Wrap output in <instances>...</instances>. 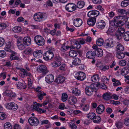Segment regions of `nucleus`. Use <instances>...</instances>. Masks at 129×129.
I'll return each instance as SVG.
<instances>
[{"mask_svg":"<svg viewBox=\"0 0 129 129\" xmlns=\"http://www.w3.org/2000/svg\"><path fill=\"white\" fill-rule=\"evenodd\" d=\"M98 89L97 85L94 83L91 84L89 86H86L85 88V92L88 96L92 95L94 91L96 92Z\"/></svg>","mask_w":129,"mask_h":129,"instance_id":"1","label":"nucleus"},{"mask_svg":"<svg viewBox=\"0 0 129 129\" xmlns=\"http://www.w3.org/2000/svg\"><path fill=\"white\" fill-rule=\"evenodd\" d=\"M54 55L52 50H49L45 52L43 55V59L46 61H51L53 58Z\"/></svg>","mask_w":129,"mask_h":129,"instance_id":"2","label":"nucleus"},{"mask_svg":"<svg viewBox=\"0 0 129 129\" xmlns=\"http://www.w3.org/2000/svg\"><path fill=\"white\" fill-rule=\"evenodd\" d=\"M46 18V14L40 13L35 14L34 17L35 21L39 22L45 20Z\"/></svg>","mask_w":129,"mask_h":129,"instance_id":"3","label":"nucleus"},{"mask_svg":"<svg viewBox=\"0 0 129 129\" xmlns=\"http://www.w3.org/2000/svg\"><path fill=\"white\" fill-rule=\"evenodd\" d=\"M34 40L36 44L38 46H42L45 44L44 39L41 36H36L34 38Z\"/></svg>","mask_w":129,"mask_h":129,"instance_id":"4","label":"nucleus"},{"mask_svg":"<svg viewBox=\"0 0 129 129\" xmlns=\"http://www.w3.org/2000/svg\"><path fill=\"white\" fill-rule=\"evenodd\" d=\"M28 122L29 124L32 126H37L39 123V121L36 117H31L28 119Z\"/></svg>","mask_w":129,"mask_h":129,"instance_id":"5","label":"nucleus"},{"mask_svg":"<svg viewBox=\"0 0 129 129\" xmlns=\"http://www.w3.org/2000/svg\"><path fill=\"white\" fill-rule=\"evenodd\" d=\"M110 26H109L107 31V33H112L115 31L117 29V27L120 26L116 25L113 22H109Z\"/></svg>","mask_w":129,"mask_h":129,"instance_id":"6","label":"nucleus"},{"mask_svg":"<svg viewBox=\"0 0 129 129\" xmlns=\"http://www.w3.org/2000/svg\"><path fill=\"white\" fill-rule=\"evenodd\" d=\"M37 70L38 72L42 73L43 76L45 75L48 72L46 67L42 65L39 66L37 67Z\"/></svg>","mask_w":129,"mask_h":129,"instance_id":"7","label":"nucleus"},{"mask_svg":"<svg viewBox=\"0 0 129 129\" xmlns=\"http://www.w3.org/2000/svg\"><path fill=\"white\" fill-rule=\"evenodd\" d=\"M106 43L105 47L107 48H113L115 45V42L111 38L107 39L106 40Z\"/></svg>","mask_w":129,"mask_h":129,"instance_id":"8","label":"nucleus"},{"mask_svg":"<svg viewBox=\"0 0 129 129\" xmlns=\"http://www.w3.org/2000/svg\"><path fill=\"white\" fill-rule=\"evenodd\" d=\"M4 96H7L10 97L12 98H15L16 95L15 93L13 92L11 90H7L3 93Z\"/></svg>","mask_w":129,"mask_h":129,"instance_id":"9","label":"nucleus"},{"mask_svg":"<svg viewBox=\"0 0 129 129\" xmlns=\"http://www.w3.org/2000/svg\"><path fill=\"white\" fill-rule=\"evenodd\" d=\"M6 108L9 110H12L14 111L18 109L17 105L13 102H11L7 104L6 105Z\"/></svg>","mask_w":129,"mask_h":129,"instance_id":"10","label":"nucleus"},{"mask_svg":"<svg viewBox=\"0 0 129 129\" xmlns=\"http://www.w3.org/2000/svg\"><path fill=\"white\" fill-rule=\"evenodd\" d=\"M40 105V104L36 102L34 103L33 105V109L40 113H44L46 112V110H43L39 108V105Z\"/></svg>","mask_w":129,"mask_h":129,"instance_id":"11","label":"nucleus"},{"mask_svg":"<svg viewBox=\"0 0 129 129\" xmlns=\"http://www.w3.org/2000/svg\"><path fill=\"white\" fill-rule=\"evenodd\" d=\"M75 76L77 79L81 81L84 80L86 77L85 73L81 72H78Z\"/></svg>","mask_w":129,"mask_h":129,"instance_id":"12","label":"nucleus"},{"mask_svg":"<svg viewBox=\"0 0 129 129\" xmlns=\"http://www.w3.org/2000/svg\"><path fill=\"white\" fill-rule=\"evenodd\" d=\"M76 5L74 4L70 3L66 6V10L68 12H71L75 10L76 9Z\"/></svg>","mask_w":129,"mask_h":129,"instance_id":"13","label":"nucleus"},{"mask_svg":"<svg viewBox=\"0 0 129 129\" xmlns=\"http://www.w3.org/2000/svg\"><path fill=\"white\" fill-rule=\"evenodd\" d=\"M96 55L95 50L89 51L86 54V56L87 58L89 59H93L95 58Z\"/></svg>","mask_w":129,"mask_h":129,"instance_id":"14","label":"nucleus"},{"mask_svg":"<svg viewBox=\"0 0 129 129\" xmlns=\"http://www.w3.org/2000/svg\"><path fill=\"white\" fill-rule=\"evenodd\" d=\"M120 18L119 16L115 17L113 20L111 21H110L109 22H113L116 25L120 26L122 25L121 23L123 22L122 21L119 20Z\"/></svg>","mask_w":129,"mask_h":129,"instance_id":"15","label":"nucleus"},{"mask_svg":"<svg viewBox=\"0 0 129 129\" xmlns=\"http://www.w3.org/2000/svg\"><path fill=\"white\" fill-rule=\"evenodd\" d=\"M100 14L99 12L97 10L92 11L89 12L87 16L89 17H92L95 18L97 17Z\"/></svg>","mask_w":129,"mask_h":129,"instance_id":"16","label":"nucleus"},{"mask_svg":"<svg viewBox=\"0 0 129 129\" xmlns=\"http://www.w3.org/2000/svg\"><path fill=\"white\" fill-rule=\"evenodd\" d=\"M43 51L40 50L35 51L33 53V56L37 58H41L43 56Z\"/></svg>","mask_w":129,"mask_h":129,"instance_id":"17","label":"nucleus"},{"mask_svg":"<svg viewBox=\"0 0 129 129\" xmlns=\"http://www.w3.org/2000/svg\"><path fill=\"white\" fill-rule=\"evenodd\" d=\"M45 80L48 83L50 84L54 80V76L51 74H49L47 75L45 78Z\"/></svg>","mask_w":129,"mask_h":129,"instance_id":"18","label":"nucleus"},{"mask_svg":"<svg viewBox=\"0 0 129 129\" xmlns=\"http://www.w3.org/2000/svg\"><path fill=\"white\" fill-rule=\"evenodd\" d=\"M106 24L105 22L103 20L97 22L96 23L97 27L101 29H103L105 26Z\"/></svg>","mask_w":129,"mask_h":129,"instance_id":"19","label":"nucleus"},{"mask_svg":"<svg viewBox=\"0 0 129 129\" xmlns=\"http://www.w3.org/2000/svg\"><path fill=\"white\" fill-rule=\"evenodd\" d=\"M73 24L75 26L78 27L80 26L82 24V20L79 18L74 19L73 20Z\"/></svg>","mask_w":129,"mask_h":129,"instance_id":"20","label":"nucleus"},{"mask_svg":"<svg viewBox=\"0 0 129 129\" xmlns=\"http://www.w3.org/2000/svg\"><path fill=\"white\" fill-rule=\"evenodd\" d=\"M90 17V18L87 20V23L89 25L93 26L96 22V18L91 17Z\"/></svg>","mask_w":129,"mask_h":129,"instance_id":"21","label":"nucleus"},{"mask_svg":"<svg viewBox=\"0 0 129 129\" xmlns=\"http://www.w3.org/2000/svg\"><path fill=\"white\" fill-rule=\"evenodd\" d=\"M105 109L104 106L103 104L99 105L96 109V113L98 114H102L104 111Z\"/></svg>","mask_w":129,"mask_h":129,"instance_id":"22","label":"nucleus"},{"mask_svg":"<svg viewBox=\"0 0 129 129\" xmlns=\"http://www.w3.org/2000/svg\"><path fill=\"white\" fill-rule=\"evenodd\" d=\"M68 103L71 105L76 104L77 102L76 98L75 96H71L69 98L68 100Z\"/></svg>","mask_w":129,"mask_h":129,"instance_id":"23","label":"nucleus"},{"mask_svg":"<svg viewBox=\"0 0 129 129\" xmlns=\"http://www.w3.org/2000/svg\"><path fill=\"white\" fill-rule=\"evenodd\" d=\"M23 44L27 45H29L31 43V40L30 37H24L23 40Z\"/></svg>","mask_w":129,"mask_h":129,"instance_id":"24","label":"nucleus"},{"mask_svg":"<svg viewBox=\"0 0 129 129\" xmlns=\"http://www.w3.org/2000/svg\"><path fill=\"white\" fill-rule=\"evenodd\" d=\"M65 80V77L62 76H60L56 79L55 82L58 84L63 82Z\"/></svg>","mask_w":129,"mask_h":129,"instance_id":"25","label":"nucleus"},{"mask_svg":"<svg viewBox=\"0 0 129 129\" xmlns=\"http://www.w3.org/2000/svg\"><path fill=\"white\" fill-rule=\"evenodd\" d=\"M33 50L31 48H27L23 51L25 54L29 55L33 54Z\"/></svg>","mask_w":129,"mask_h":129,"instance_id":"26","label":"nucleus"},{"mask_svg":"<svg viewBox=\"0 0 129 129\" xmlns=\"http://www.w3.org/2000/svg\"><path fill=\"white\" fill-rule=\"evenodd\" d=\"M81 63V60L80 59L78 58H76L74 59L72 61V63L73 65L78 66L80 65Z\"/></svg>","mask_w":129,"mask_h":129,"instance_id":"27","label":"nucleus"},{"mask_svg":"<svg viewBox=\"0 0 129 129\" xmlns=\"http://www.w3.org/2000/svg\"><path fill=\"white\" fill-rule=\"evenodd\" d=\"M99 79V77L98 75L96 74L92 76L91 78V81L94 82H97Z\"/></svg>","mask_w":129,"mask_h":129,"instance_id":"28","label":"nucleus"},{"mask_svg":"<svg viewBox=\"0 0 129 129\" xmlns=\"http://www.w3.org/2000/svg\"><path fill=\"white\" fill-rule=\"evenodd\" d=\"M123 37L124 40L126 41H129V31L125 32L123 35Z\"/></svg>","mask_w":129,"mask_h":129,"instance_id":"29","label":"nucleus"},{"mask_svg":"<svg viewBox=\"0 0 129 129\" xmlns=\"http://www.w3.org/2000/svg\"><path fill=\"white\" fill-rule=\"evenodd\" d=\"M96 52V55L99 57H101L103 55V50L100 48H98L97 50H95Z\"/></svg>","mask_w":129,"mask_h":129,"instance_id":"30","label":"nucleus"},{"mask_svg":"<svg viewBox=\"0 0 129 129\" xmlns=\"http://www.w3.org/2000/svg\"><path fill=\"white\" fill-rule=\"evenodd\" d=\"M92 121L94 123H99L101 121V118L100 116L95 115L93 118Z\"/></svg>","mask_w":129,"mask_h":129,"instance_id":"31","label":"nucleus"},{"mask_svg":"<svg viewBox=\"0 0 129 129\" xmlns=\"http://www.w3.org/2000/svg\"><path fill=\"white\" fill-rule=\"evenodd\" d=\"M69 54L71 57H75L77 55V51L73 50H71L69 52Z\"/></svg>","mask_w":129,"mask_h":129,"instance_id":"32","label":"nucleus"},{"mask_svg":"<svg viewBox=\"0 0 129 129\" xmlns=\"http://www.w3.org/2000/svg\"><path fill=\"white\" fill-rule=\"evenodd\" d=\"M103 97L104 100H108L111 98V94L110 93H104L103 95Z\"/></svg>","mask_w":129,"mask_h":129,"instance_id":"33","label":"nucleus"},{"mask_svg":"<svg viewBox=\"0 0 129 129\" xmlns=\"http://www.w3.org/2000/svg\"><path fill=\"white\" fill-rule=\"evenodd\" d=\"M72 93L75 95L78 96L80 95L81 93L80 91L77 88H75L72 90Z\"/></svg>","mask_w":129,"mask_h":129,"instance_id":"34","label":"nucleus"},{"mask_svg":"<svg viewBox=\"0 0 129 129\" xmlns=\"http://www.w3.org/2000/svg\"><path fill=\"white\" fill-rule=\"evenodd\" d=\"M95 115V114L93 112H89L87 114V117L89 119L92 120Z\"/></svg>","mask_w":129,"mask_h":129,"instance_id":"35","label":"nucleus"},{"mask_svg":"<svg viewBox=\"0 0 129 129\" xmlns=\"http://www.w3.org/2000/svg\"><path fill=\"white\" fill-rule=\"evenodd\" d=\"M116 51H123L124 50L123 46L121 44H119L117 45L116 46Z\"/></svg>","mask_w":129,"mask_h":129,"instance_id":"36","label":"nucleus"},{"mask_svg":"<svg viewBox=\"0 0 129 129\" xmlns=\"http://www.w3.org/2000/svg\"><path fill=\"white\" fill-rule=\"evenodd\" d=\"M21 28L20 26H16L13 27L12 31L15 33H18L21 31Z\"/></svg>","mask_w":129,"mask_h":129,"instance_id":"37","label":"nucleus"},{"mask_svg":"<svg viewBox=\"0 0 129 129\" xmlns=\"http://www.w3.org/2000/svg\"><path fill=\"white\" fill-rule=\"evenodd\" d=\"M85 5L84 2L82 1H80L77 3V7L79 8H82Z\"/></svg>","mask_w":129,"mask_h":129,"instance_id":"38","label":"nucleus"},{"mask_svg":"<svg viewBox=\"0 0 129 129\" xmlns=\"http://www.w3.org/2000/svg\"><path fill=\"white\" fill-rule=\"evenodd\" d=\"M129 71V69L126 67H124L123 68L121 71V74L123 75L127 74Z\"/></svg>","mask_w":129,"mask_h":129,"instance_id":"39","label":"nucleus"},{"mask_svg":"<svg viewBox=\"0 0 129 129\" xmlns=\"http://www.w3.org/2000/svg\"><path fill=\"white\" fill-rule=\"evenodd\" d=\"M46 95V93H44L43 92H41L38 93V96L39 99L41 100L43 98V96Z\"/></svg>","mask_w":129,"mask_h":129,"instance_id":"40","label":"nucleus"},{"mask_svg":"<svg viewBox=\"0 0 129 129\" xmlns=\"http://www.w3.org/2000/svg\"><path fill=\"white\" fill-rule=\"evenodd\" d=\"M129 4V1L125 0L121 2V6L123 7H126Z\"/></svg>","mask_w":129,"mask_h":129,"instance_id":"41","label":"nucleus"},{"mask_svg":"<svg viewBox=\"0 0 129 129\" xmlns=\"http://www.w3.org/2000/svg\"><path fill=\"white\" fill-rule=\"evenodd\" d=\"M66 43H64L62 45L60 50L62 51H65L69 49V46H66Z\"/></svg>","mask_w":129,"mask_h":129,"instance_id":"42","label":"nucleus"},{"mask_svg":"<svg viewBox=\"0 0 129 129\" xmlns=\"http://www.w3.org/2000/svg\"><path fill=\"white\" fill-rule=\"evenodd\" d=\"M104 43V41L102 39L99 38L96 41V44L99 46H102Z\"/></svg>","mask_w":129,"mask_h":129,"instance_id":"43","label":"nucleus"},{"mask_svg":"<svg viewBox=\"0 0 129 129\" xmlns=\"http://www.w3.org/2000/svg\"><path fill=\"white\" fill-rule=\"evenodd\" d=\"M5 129H12V126L11 124L9 122L5 123L4 125Z\"/></svg>","mask_w":129,"mask_h":129,"instance_id":"44","label":"nucleus"},{"mask_svg":"<svg viewBox=\"0 0 129 129\" xmlns=\"http://www.w3.org/2000/svg\"><path fill=\"white\" fill-rule=\"evenodd\" d=\"M15 85L18 89H21L23 88V84L20 82H17Z\"/></svg>","mask_w":129,"mask_h":129,"instance_id":"45","label":"nucleus"},{"mask_svg":"<svg viewBox=\"0 0 129 129\" xmlns=\"http://www.w3.org/2000/svg\"><path fill=\"white\" fill-rule=\"evenodd\" d=\"M67 94L65 93H63L62 94L61 100L63 102H65L68 99Z\"/></svg>","mask_w":129,"mask_h":129,"instance_id":"46","label":"nucleus"},{"mask_svg":"<svg viewBox=\"0 0 129 129\" xmlns=\"http://www.w3.org/2000/svg\"><path fill=\"white\" fill-rule=\"evenodd\" d=\"M10 59L11 60H20V58L19 57L14 56L13 53H12L10 55Z\"/></svg>","mask_w":129,"mask_h":129,"instance_id":"47","label":"nucleus"},{"mask_svg":"<svg viewBox=\"0 0 129 129\" xmlns=\"http://www.w3.org/2000/svg\"><path fill=\"white\" fill-rule=\"evenodd\" d=\"M116 56L119 59H122L125 56V54L123 52L118 53L117 54Z\"/></svg>","mask_w":129,"mask_h":129,"instance_id":"48","label":"nucleus"},{"mask_svg":"<svg viewBox=\"0 0 129 129\" xmlns=\"http://www.w3.org/2000/svg\"><path fill=\"white\" fill-rule=\"evenodd\" d=\"M101 70L105 71L108 70L109 68V67L107 65H103L100 66Z\"/></svg>","mask_w":129,"mask_h":129,"instance_id":"49","label":"nucleus"},{"mask_svg":"<svg viewBox=\"0 0 129 129\" xmlns=\"http://www.w3.org/2000/svg\"><path fill=\"white\" fill-rule=\"evenodd\" d=\"M118 11L121 15H126L127 14L126 11L123 9H119L118 10Z\"/></svg>","mask_w":129,"mask_h":129,"instance_id":"50","label":"nucleus"},{"mask_svg":"<svg viewBox=\"0 0 129 129\" xmlns=\"http://www.w3.org/2000/svg\"><path fill=\"white\" fill-rule=\"evenodd\" d=\"M61 64V62H56L54 61L52 64V67L56 68L59 66Z\"/></svg>","mask_w":129,"mask_h":129,"instance_id":"51","label":"nucleus"},{"mask_svg":"<svg viewBox=\"0 0 129 129\" xmlns=\"http://www.w3.org/2000/svg\"><path fill=\"white\" fill-rule=\"evenodd\" d=\"M123 35V34L116 32V37L117 39L120 40L122 39Z\"/></svg>","mask_w":129,"mask_h":129,"instance_id":"52","label":"nucleus"},{"mask_svg":"<svg viewBox=\"0 0 129 129\" xmlns=\"http://www.w3.org/2000/svg\"><path fill=\"white\" fill-rule=\"evenodd\" d=\"M125 30L124 28L122 27H120L118 28L117 31L120 33L123 34L125 32Z\"/></svg>","mask_w":129,"mask_h":129,"instance_id":"53","label":"nucleus"},{"mask_svg":"<svg viewBox=\"0 0 129 129\" xmlns=\"http://www.w3.org/2000/svg\"><path fill=\"white\" fill-rule=\"evenodd\" d=\"M82 122L84 124L88 125L92 121L90 119H86L84 120H82Z\"/></svg>","mask_w":129,"mask_h":129,"instance_id":"54","label":"nucleus"},{"mask_svg":"<svg viewBox=\"0 0 129 129\" xmlns=\"http://www.w3.org/2000/svg\"><path fill=\"white\" fill-rule=\"evenodd\" d=\"M17 46L19 49L20 50L24 49L25 47V46L22 43L17 45Z\"/></svg>","mask_w":129,"mask_h":129,"instance_id":"55","label":"nucleus"},{"mask_svg":"<svg viewBox=\"0 0 129 129\" xmlns=\"http://www.w3.org/2000/svg\"><path fill=\"white\" fill-rule=\"evenodd\" d=\"M6 24L3 23H0V29H5L7 27Z\"/></svg>","mask_w":129,"mask_h":129,"instance_id":"56","label":"nucleus"},{"mask_svg":"<svg viewBox=\"0 0 129 129\" xmlns=\"http://www.w3.org/2000/svg\"><path fill=\"white\" fill-rule=\"evenodd\" d=\"M6 55V52L4 50L0 51V57L4 58Z\"/></svg>","mask_w":129,"mask_h":129,"instance_id":"57","label":"nucleus"},{"mask_svg":"<svg viewBox=\"0 0 129 129\" xmlns=\"http://www.w3.org/2000/svg\"><path fill=\"white\" fill-rule=\"evenodd\" d=\"M69 126L72 129H76L77 126L76 124L73 123H70L69 124Z\"/></svg>","mask_w":129,"mask_h":129,"instance_id":"58","label":"nucleus"},{"mask_svg":"<svg viewBox=\"0 0 129 129\" xmlns=\"http://www.w3.org/2000/svg\"><path fill=\"white\" fill-rule=\"evenodd\" d=\"M6 115H5L3 112H0V119L1 120H4L6 118Z\"/></svg>","mask_w":129,"mask_h":129,"instance_id":"59","label":"nucleus"},{"mask_svg":"<svg viewBox=\"0 0 129 129\" xmlns=\"http://www.w3.org/2000/svg\"><path fill=\"white\" fill-rule=\"evenodd\" d=\"M110 103L112 104L115 105H117L120 104V102L119 101H115L114 100H111L110 101Z\"/></svg>","mask_w":129,"mask_h":129,"instance_id":"60","label":"nucleus"},{"mask_svg":"<svg viewBox=\"0 0 129 129\" xmlns=\"http://www.w3.org/2000/svg\"><path fill=\"white\" fill-rule=\"evenodd\" d=\"M5 43V40L4 38L0 37V47L3 46Z\"/></svg>","mask_w":129,"mask_h":129,"instance_id":"61","label":"nucleus"},{"mask_svg":"<svg viewBox=\"0 0 129 129\" xmlns=\"http://www.w3.org/2000/svg\"><path fill=\"white\" fill-rule=\"evenodd\" d=\"M124 123L127 126H129V118L127 117L124 119Z\"/></svg>","mask_w":129,"mask_h":129,"instance_id":"62","label":"nucleus"},{"mask_svg":"<svg viewBox=\"0 0 129 129\" xmlns=\"http://www.w3.org/2000/svg\"><path fill=\"white\" fill-rule=\"evenodd\" d=\"M55 61L56 62H61V58L59 57L56 56L54 57Z\"/></svg>","mask_w":129,"mask_h":129,"instance_id":"63","label":"nucleus"},{"mask_svg":"<svg viewBox=\"0 0 129 129\" xmlns=\"http://www.w3.org/2000/svg\"><path fill=\"white\" fill-rule=\"evenodd\" d=\"M74 45L75 48L79 49L81 47V46L78 41L76 42Z\"/></svg>","mask_w":129,"mask_h":129,"instance_id":"64","label":"nucleus"}]
</instances>
